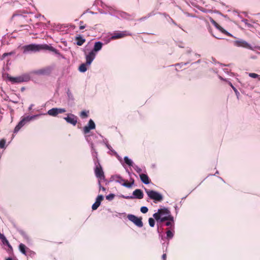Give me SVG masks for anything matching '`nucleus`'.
I'll return each mask as SVG.
<instances>
[{"label": "nucleus", "instance_id": "obj_1", "mask_svg": "<svg viewBox=\"0 0 260 260\" xmlns=\"http://www.w3.org/2000/svg\"><path fill=\"white\" fill-rule=\"evenodd\" d=\"M23 52L24 54L39 52L41 50H50L55 53L57 50L54 48L47 44H31L28 45L23 46L22 47Z\"/></svg>", "mask_w": 260, "mask_h": 260}, {"label": "nucleus", "instance_id": "obj_2", "mask_svg": "<svg viewBox=\"0 0 260 260\" xmlns=\"http://www.w3.org/2000/svg\"><path fill=\"white\" fill-rule=\"evenodd\" d=\"M153 217L157 222H162L167 220H173L170 211L166 208L158 209L157 212L153 214Z\"/></svg>", "mask_w": 260, "mask_h": 260}, {"label": "nucleus", "instance_id": "obj_3", "mask_svg": "<svg viewBox=\"0 0 260 260\" xmlns=\"http://www.w3.org/2000/svg\"><path fill=\"white\" fill-rule=\"evenodd\" d=\"M103 45V43L100 41L94 43L93 49L85 55L87 64H91L96 56V53L102 49Z\"/></svg>", "mask_w": 260, "mask_h": 260}, {"label": "nucleus", "instance_id": "obj_4", "mask_svg": "<svg viewBox=\"0 0 260 260\" xmlns=\"http://www.w3.org/2000/svg\"><path fill=\"white\" fill-rule=\"evenodd\" d=\"M147 196L149 199L153 200L154 203L161 202L163 200V196L161 194L154 190L145 189Z\"/></svg>", "mask_w": 260, "mask_h": 260}, {"label": "nucleus", "instance_id": "obj_5", "mask_svg": "<svg viewBox=\"0 0 260 260\" xmlns=\"http://www.w3.org/2000/svg\"><path fill=\"white\" fill-rule=\"evenodd\" d=\"M8 79L12 83H18L27 82L30 80V76L28 74H24L16 77L8 76Z\"/></svg>", "mask_w": 260, "mask_h": 260}, {"label": "nucleus", "instance_id": "obj_6", "mask_svg": "<svg viewBox=\"0 0 260 260\" xmlns=\"http://www.w3.org/2000/svg\"><path fill=\"white\" fill-rule=\"evenodd\" d=\"M39 115H33L31 116H26L22 118L18 124L15 126L14 133H17L20 129L27 122L30 121V120L35 119L36 117L39 116Z\"/></svg>", "mask_w": 260, "mask_h": 260}, {"label": "nucleus", "instance_id": "obj_7", "mask_svg": "<svg viewBox=\"0 0 260 260\" xmlns=\"http://www.w3.org/2000/svg\"><path fill=\"white\" fill-rule=\"evenodd\" d=\"M95 167L94 173L95 176L100 180H104L105 176L104 172L99 160L95 162Z\"/></svg>", "mask_w": 260, "mask_h": 260}, {"label": "nucleus", "instance_id": "obj_8", "mask_svg": "<svg viewBox=\"0 0 260 260\" xmlns=\"http://www.w3.org/2000/svg\"><path fill=\"white\" fill-rule=\"evenodd\" d=\"M127 218L138 227L142 228L143 225L141 217H138L133 214H128L127 215Z\"/></svg>", "mask_w": 260, "mask_h": 260}, {"label": "nucleus", "instance_id": "obj_9", "mask_svg": "<svg viewBox=\"0 0 260 260\" xmlns=\"http://www.w3.org/2000/svg\"><path fill=\"white\" fill-rule=\"evenodd\" d=\"M129 35H131L130 34H129L126 31H115L113 34L112 36L110 37V40L120 39Z\"/></svg>", "mask_w": 260, "mask_h": 260}, {"label": "nucleus", "instance_id": "obj_10", "mask_svg": "<svg viewBox=\"0 0 260 260\" xmlns=\"http://www.w3.org/2000/svg\"><path fill=\"white\" fill-rule=\"evenodd\" d=\"M133 196H123L124 198L126 199L136 198L138 199H142L143 198L144 194L141 189H137L133 191Z\"/></svg>", "mask_w": 260, "mask_h": 260}, {"label": "nucleus", "instance_id": "obj_11", "mask_svg": "<svg viewBox=\"0 0 260 260\" xmlns=\"http://www.w3.org/2000/svg\"><path fill=\"white\" fill-rule=\"evenodd\" d=\"M234 46L239 47H243L248 49H251V45L248 44L247 42L243 40H237L234 42Z\"/></svg>", "mask_w": 260, "mask_h": 260}, {"label": "nucleus", "instance_id": "obj_12", "mask_svg": "<svg viewBox=\"0 0 260 260\" xmlns=\"http://www.w3.org/2000/svg\"><path fill=\"white\" fill-rule=\"evenodd\" d=\"M66 111V110L64 108H54L49 110L48 111L47 113L50 116H55L58 114L62 113L65 112Z\"/></svg>", "mask_w": 260, "mask_h": 260}, {"label": "nucleus", "instance_id": "obj_13", "mask_svg": "<svg viewBox=\"0 0 260 260\" xmlns=\"http://www.w3.org/2000/svg\"><path fill=\"white\" fill-rule=\"evenodd\" d=\"M95 127V123L92 119H90L88 125L84 127L83 131L85 134H87L89 132L90 129H93Z\"/></svg>", "mask_w": 260, "mask_h": 260}, {"label": "nucleus", "instance_id": "obj_14", "mask_svg": "<svg viewBox=\"0 0 260 260\" xmlns=\"http://www.w3.org/2000/svg\"><path fill=\"white\" fill-rule=\"evenodd\" d=\"M64 119L67 122L71 123L73 125H75L77 122V117L73 114L68 115L67 117L64 118Z\"/></svg>", "mask_w": 260, "mask_h": 260}, {"label": "nucleus", "instance_id": "obj_15", "mask_svg": "<svg viewBox=\"0 0 260 260\" xmlns=\"http://www.w3.org/2000/svg\"><path fill=\"white\" fill-rule=\"evenodd\" d=\"M140 177L141 179V181L145 184H148L150 183L149 178L148 176L145 174H140Z\"/></svg>", "mask_w": 260, "mask_h": 260}, {"label": "nucleus", "instance_id": "obj_16", "mask_svg": "<svg viewBox=\"0 0 260 260\" xmlns=\"http://www.w3.org/2000/svg\"><path fill=\"white\" fill-rule=\"evenodd\" d=\"M90 64H87V60L86 59V63H82L79 67V71L80 72H82V73H84L87 70V68L86 67V66H90Z\"/></svg>", "mask_w": 260, "mask_h": 260}, {"label": "nucleus", "instance_id": "obj_17", "mask_svg": "<svg viewBox=\"0 0 260 260\" xmlns=\"http://www.w3.org/2000/svg\"><path fill=\"white\" fill-rule=\"evenodd\" d=\"M91 147L92 155L94 158V162H95L97 160H99L98 159V152L94 149L93 143H91Z\"/></svg>", "mask_w": 260, "mask_h": 260}, {"label": "nucleus", "instance_id": "obj_18", "mask_svg": "<svg viewBox=\"0 0 260 260\" xmlns=\"http://www.w3.org/2000/svg\"><path fill=\"white\" fill-rule=\"evenodd\" d=\"M76 40L77 41L76 44L78 46L82 45L85 42V39L80 36L76 37Z\"/></svg>", "mask_w": 260, "mask_h": 260}, {"label": "nucleus", "instance_id": "obj_19", "mask_svg": "<svg viewBox=\"0 0 260 260\" xmlns=\"http://www.w3.org/2000/svg\"><path fill=\"white\" fill-rule=\"evenodd\" d=\"M0 239L4 244L7 245L8 247H11L9 241L7 240L4 234L0 233Z\"/></svg>", "mask_w": 260, "mask_h": 260}, {"label": "nucleus", "instance_id": "obj_20", "mask_svg": "<svg viewBox=\"0 0 260 260\" xmlns=\"http://www.w3.org/2000/svg\"><path fill=\"white\" fill-rule=\"evenodd\" d=\"M124 160L125 162L129 167H133L134 165V163L133 161L129 159L127 156H125L124 157Z\"/></svg>", "mask_w": 260, "mask_h": 260}, {"label": "nucleus", "instance_id": "obj_21", "mask_svg": "<svg viewBox=\"0 0 260 260\" xmlns=\"http://www.w3.org/2000/svg\"><path fill=\"white\" fill-rule=\"evenodd\" d=\"M19 250L20 251L24 254L26 255V246L24 244H22V243H21L19 246Z\"/></svg>", "mask_w": 260, "mask_h": 260}, {"label": "nucleus", "instance_id": "obj_22", "mask_svg": "<svg viewBox=\"0 0 260 260\" xmlns=\"http://www.w3.org/2000/svg\"><path fill=\"white\" fill-rule=\"evenodd\" d=\"M116 181L122 185V183L125 182V180L123 179L121 176L119 175H116L115 176Z\"/></svg>", "mask_w": 260, "mask_h": 260}, {"label": "nucleus", "instance_id": "obj_23", "mask_svg": "<svg viewBox=\"0 0 260 260\" xmlns=\"http://www.w3.org/2000/svg\"><path fill=\"white\" fill-rule=\"evenodd\" d=\"M166 234H167V238H168V239H172L174 236V232L170 230H168L167 231Z\"/></svg>", "mask_w": 260, "mask_h": 260}, {"label": "nucleus", "instance_id": "obj_24", "mask_svg": "<svg viewBox=\"0 0 260 260\" xmlns=\"http://www.w3.org/2000/svg\"><path fill=\"white\" fill-rule=\"evenodd\" d=\"M218 30H219L221 32L224 34L225 35L228 36H231L232 37V35L230 32H228L226 30H225L224 28H223L221 26H219L218 28Z\"/></svg>", "mask_w": 260, "mask_h": 260}, {"label": "nucleus", "instance_id": "obj_25", "mask_svg": "<svg viewBox=\"0 0 260 260\" xmlns=\"http://www.w3.org/2000/svg\"><path fill=\"white\" fill-rule=\"evenodd\" d=\"M248 75L251 78H257L258 79V80H260V75H259L257 74L253 73H250L248 74Z\"/></svg>", "mask_w": 260, "mask_h": 260}, {"label": "nucleus", "instance_id": "obj_26", "mask_svg": "<svg viewBox=\"0 0 260 260\" xmlns=\"http://www.w3.org/2000/svg\"><path fill=\"white\" fill-rule=\"evenodd\" d=\"M149 224L151 227H153L155 225V221L153 218H149L148 219Z\"/></svg>", "mask_w": 260, "mask_h": 260}, {"label": "nucleus", "instance_id": "obj_27", "mask_svg": "<svg viewBox=\"0 0 260 260\" xmlns=\"http://www.w3.org/2000/svg\"><path fill=\"white\" fill-rule=\"evenodd\" d=\"M134 181H133L132 183H127L126 182H124L123 183H122V186H125L127 188H130L132 187V185L134 184Z\"/></svg>", "mask_w": 260, "mask_h": 260}, {"label": "nucleus", "instance_id": "obj_28", "mask_svg": "<svg viewBox=\"0 0 260 260\" xmlns=\"http://www.w3.org/2000/svg\"><path fill=\"white\" fill-rule=\"evenodd\" d=\"M100 205L101 204H100V203H98V202L95 201V202L92 206V210H96L100 206Z\"/></svg>", "mask_w": 260, "mask_h": 260}, {"label": "nucleus", "instance_id": "obj_29", "mask_svg": "<svg viewBox=\"0 0 260 260\" xmlns=\"http://www.w3.org/2000/svg\"><path fill=\"white\" fill-rule=\"evenodd\" d=\"M6 145V140L5 139H2L0 140V148H4Z\"/></svg>", "mask_w": 260, "mask_h": 260}, {"label": "nucleus", "instance_id": "obj_30", "mask_svg": "<svg viewBox=\"0 0 260 260\" xmlns=\"http://www.w3.org/2000/svg\"><path fill=\"white\" fill-rule=\"evenodd\" d=\"M114 197H115L114 194L111 193V194H109L108 196H107L106 197V198L107 200H108L109 201H111L114 199Z\"/></svg>", "mask_w": 260, "mask_h": 260}, {"label": "nucleus", "instance_id": "obj_31", "mask_svg": "<svg viewBox=\"0 0 260 260\" xmlns=\"http://www.w3.org/2000/svg\"><path fill=\"white\" fill-rule=\"evenodd\" d=\"M133 167L138 173H140L142 172V169L138 166L134 165Z\"/></svg>", "mask_w": 260, "mask_h": 260}, {"label": "nucleus", "instance_id": "obj_32", "mask_svg": "<svg viewBox=\"0 0 260 260\" xmlns=\"http://www.w3.org/2000/svg\"><path fill=\"white\" fill-rule=\"evenodd\" d=\"M140 211L143 213H146L148 211V209L147 207L143 206L141 208Z\"/></svg>", "mask_w": 260, "mask_h": 260}, {"label": "nucleus", "instance_id": "obj_33", "mask_svg": "<svg viewBox=\"0 0 260 260\" xmlns=\"http://www.w3.org/2000/svg\"><path fill=\"white\" fill-rule=\"evenodd\" d=\"M103 199L104 197L102 195H99L96 199V202H98V203H100V204H101Z\"/></svg>", "mask_w": 260, "mask_h": 260}, {"label": "nucleus", "instance_id": "obj_34", "mask_svg": "<svg viewBox=\"0 0 260 260\" xmlns=\"http://www.w3.org/2000/svg\"><path fill=\"white\" fill-rule=\"evenodd\" d=\"M80 116L82 118H86L88 117V114L86 111H83L81 112Z\"/></svg>", "mask_w": 260, "mask_h": 260}, {"label": "nucleus", "instance_id": "obj_35", "mask_svg": "<svg viewBox=\"0 0 260 260\" xmlns=\"http://www.w3.org/2000/svg\"><path fill=\"white\" fill-rule=\"evenodd\" d=\"M211 22L218 29L219 25L213 19H211Z\"/></svg>", "mask_w": 260, "mask_h": 260}, {"label": "nucleus", "instance_id": "obj_36", "mask_svg": "<svg viewBox=\"0 0 260 260\" xmlns=\"http://www.w3.org/2000/svg\"><path fill=\"white\" fill-rule=\"evenodd\" d=\"M229 84L232 87L233 89L234 90V91L235 92L236 94L239 93V92H238V90H237V89L232 85V84L231 82H229Z\"/></svg>", "mask_w": 260, "mask_h": 260}, {"label": "nucleus", "instance_id": "obj_37", "mask_svg": "<svg viewBox=\"0 0 260 260\" xmlns=\"http://www.w3.org/2000/svg\"><path fill=\"white\" fill-rule=\"evenodd\" d=\"M83 21L80 22V27H79L80 29H83L86 27V26L84 25H83Z\"/></svg>", "mask_w": 260, "mask_h": 260}, {"label": "nucleus", "instance_id": "obj_38", "mask_svg": "<svg viewBox=\"0 0 260 260\" xmlns=\"http://www.w3.org/2000/svg\"><path fill=\"white\" fill-rule=\"evenodd\" d=\"M99 185L100 189L102 190L103 191L106 190V188L101 185V181L100 180L99 181Z\"/></svg>", "mask_w": 260, "mask_h": 260}, {"label": "nucleus", "instance_id": "obj_39", "mask_svg": "<svg viewBox=\"0 0 260 260\" xmlns=\"http://www.w3.org/2000/svg\"><path fill=\"white\" fill-rule=\"evenodd\" d=\"M106 146L108 149H109L110 151H111L113 153H114V152H115L114 150H112V147L110 145H109V144H106Z\"/></svg>", "mask_w": 260, "mask_h": 260}, {"label": "nucleus", "instance_id": "obj_40", "mask_svg": "<svg viewBox=\"0 0 260 260\" xmlns=\"http://www.w3.org/2000/svg\"><path fill=\"white\" fill-rule=\"evenodd\" d=\"M173 221H171V220H168L166 223V225L167 226H171L172 225V222Z\"/></svg>", "mask_w": 260, "mask_h": 260}, {"label": "nucleus", "instance_id": "obj_41", "mask_svg": "<svg viewBox=\"0 0 260 260\" xmlns=\"http://www.w3.org/2000/svg\"><path fill=\"white\" fill-rule=\"evenodd\" d=\"M243 22H244V23L247 25L248 26L250 27L251 25L248 23V21L246 19H244L243 20Z\"/></svg>", "mask_w": 260, "mask_h": 260}, {"label": "nucleus", "instance_id": "obj_42", "mask_svg": "<svg viewBox=\"0 0 260 260\" xmlns=\"http://www.w3.org/2000/svg\"><path fill=\"white\" fill-rule=\"evenodd\" d=\"M13 54V53H12V52H10V53H5L4 54H3V56L4 57H5V56H8V55H11V54Z\"/></svg>", "mask_w": 260, "mask_h": 260}, {"label": "nucleus", "instance_id": "obj_43", "mask_svg": "<svg viewBox=\"0 0 260 260\" xmlns=\"http://www.w3.org/2000/svg\"><path fill=\"white\" fill-rule=\"evenodd\" d=\"M186 64H187L186 63H180L176 64V66H180V67H182L183 65H185Z\"/></svg>", "mask_w": 260, "mask_h": 260}, {"label": "nucleus", "instance_id": "obj_44", "mask_svg": "<svg viewBox=\"0 0 260 260\" xmlns=\"http://www.w3.org/2000/svg\"><path fill=\"white\" fill-rule=\"evenodd\" d=\"M117 157L118 159L120 160V161H121V158L120 157V156L117 154V153L116 152H114V153Z\"/></svg>", "mask_w": 260, "mask_h": 260}, {"label": "nucleus", "instance_id": "obj_45", "mask_svg": "<svg viewBox=\"0 0 260 260\" xmlns=\"http://www.w3.org/2000/svg\"><path fill=\"white\" fill-rule=\"evenodd\" d=\"M166 257H167V255H166V254H164L162 255V258L163 260H166Z\"/></svg>", "mask_w": 260, "mask_h": 260}, {"label": "nucleus", "instance_id": "obj_46", "mask_svg": "<svg viewBox=\"0 0 260 260\" xmlns=\"http://www.w3.org/2000/svg\"><path fill=\"white\" fill-rule=\"evenodd\" d=\"M6 260H13V259H12V258H11V257H8V258H6Z\"/></svg>", "mask_w": 260, "mask_h": 260}, {"label": "nucleus", "instance_id": "obj_47", "mask_svg": "<svg viewBox=\"0 0 260 260\" xmlns=\"http://www.w3.org/2000/svg\"><path fill=\"white\" fill-rule=\"evenodd\" d=\"M215 37L216 38H217V39H222V38L219 37H216V36H215Z\"/></svg>", "mask_w": 260, "mask_h": 260}, {"label": "nucleus", "instance_id": "obj_48", "mask_svg": "<svg viewBox=\"0 0 260 260\" xmlns=\"http://www.w3.org/2000/svg\"><path fill=\"white\" fill-rule=\"evenodd\" d=\"M42 72L41 71H38V72H37V73H38V74H42Z\"/></svg>", "mask_w": 260, "mask_h": 260}, {"label": "nucleus", "instance_id": "obj_49", "mask_svg": "<svg viewBox=\"0 0 260 260\" xmlns=\"http://www.w3.org/2000/svg\"><path fill=\"white\" fill-rule=\"evenodd\" d=\"M220 78L221 79V80H223L222 77H220Z\"/></svg>", "mask_w": 260, "mask_h": 260}, {"label": "nucleus", "instance_id": "obj_50", "mask_svg": "<svg viewBox=\"0 0 260 260\" xmlns=\"http://www.w3.org/2000/svg\"><path fill=\"white\" fill-rule=\"evenodd\" d=\"M157 231H158V232H159V229H158V228L157 229Z\"/></svg>", "mask_w": 260, "mask_h": 260}]
</instances>
